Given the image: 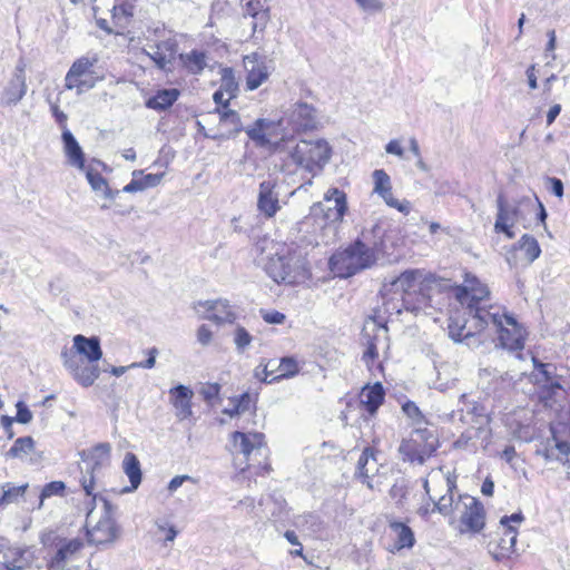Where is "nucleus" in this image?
<instances>
[{
  "label": "nucleus",
  "instance_id": "f257e3e1",
  "mask_svg": "<svg viewBox=\"0 0 570 570\" xmlns=\"http://www.w3.org/2000/svg\"><path fill=\"white\" fill-rule=\"evenodd\" d=\"M217 111L220 115V126L226 127L228 137H235L243 130L248 138L258 148H265L271 154L279 156V170L285 174L294 173L293 166H301L309 173H317L325 166L331 158V147L327 141L318 140H301L297 145H293L291 139L283 138L273 140L283 127V120H272L268 118H258L252 126L244 127L237 111L224 109Z\"/></svg>",
  "mask_w": 570,
  "mask_h": 570
},
{
  "label": "nucleus",
  "instance_id": "f03ea898",
  "mask_svg": "<svg viewBox=\"0 0 570 570\" xmlns=\"http://www.w3.org/2000/svg\"><path fill=\"white\" fill-rule=\"evenodd\" d=\"M258 262L264 264L266 274L276 283L296 284L309 277L306 254L301 248H289L264 237L255 245Z\"/></svg>",
  "mask_w": 570,
  "mask_h": 570
},
{
  "label": "nucleus",
  "instance_id": "7ed1b4c3",
  "mask_svg": "<svg viewBox=\"0 0 570 570\" xmlns=\"http://www.w3.org/2000/svg\"><path fill=\"white\" fill-rule=\"evenodd\" d=\"M110 463V444L99 443L89 451L81 453L80 484L88 497L97 499V490L101 485L105 470Z\"/></svg>",
  "mask_w": 570,
  "mask_h": 570
},
{
  "label": "nucleus",
  "instance_id": "20e7f679",
  "mask_svg": "<svg viewBox=\"0 0 570 570\" xmlns=\"http://www.w3.org/2000/svg\"><path fill=\"white\" fill-rule=\"evenodd\" d=\"M377 261V254L357 246L355 240L342 252L333 254L330 258V267L340 277H351L358 272L372 267Z\"/></svg>",
  "mask_w": 570,
  "mask_h": 570
},
{
  "label": "nucleus",
  "instance_id": "39448f33",
  "mask_svg": "<svg viewBox=\"0 0 570 570\" xmlns=\"http://www.w3.org/2000/svg\"><path fill=\"white\" fill-rule=\"evenodd\" d=\"M102 503V515L92 524L95 519L94 511L87 514L86 525L88 541L92 544H105L112 542L118 535V528L112 518V505L104 498L100 499Z\"/></svg>",
  "mask_w": 570,
  "mask_h": 570
},
{
  "label": "nucleus",
  "instance_id": "423d86ee",
  "mask_svg": "<svg viewBox=\"0 0 570 570\" xmlns=\"http://www.w3.org/2000/svg\"><path fill=\"white\" fill-rule=\"evenodd\" d=\"M278 120H283V127L278 129L279 134L274 137L273 140H281L283 134H285V138L291 139L295 146L299 141H295L293 136L288 132V129L293 132H299L313 128L315 125V109L307 102H297L291 106L285 117Z\"/></svg>",
  "mask_w": 570,
  "mask_h": 570
},
{
  "label": "nucleus",
  "instance_id": "0eeeda50",
  "mask_svg": "<svg viewBox=\"0 0 570 570\" xmlns=\"http://www.w3.org/2000/svg\"><path fill=\"white\" fill-rule=\"evenodd\" d=\"M347 208L346 194L337 187H331L324 194L323 202L312 206V214L322 215L326 223H342Z\"/></svg>",
  "mask_w": 570,
  "mask_h": 570
},
{
  "label": "nucleus",
  "instance_id": "6e6552de",
  "mask_svg": "<svg viewBox=\"0 0 570 570\" xmlns=\"http://www.w3.org/2000/svg\"><path fill=\"white\" fill-rule=\"evenodd\" d=\"M534 371L532 377L546 399H559L564 394V381L557 373V367L552 363H542L533 358Z\"/></svg>",
  "mask_w": 570,
  "mask_h": 570
},
{
  "label": "nucleus",
  "instance_id": "1a4fd4ad",
  "mask_svg": "<svg viewBox=\"0 0 570 570\" xmlns=\"http://www.w3.org/2000/svg\"><path fill=\"white\" fill-rule=\"evenodd\" d=\"M96 61V59H89L88 57L77 59L66 75V88L68 90L76 89L78 95L94 88L96 80L92 77V68Z\"/></svg>",
  "mask_w": 570,
  "mask_h": 570
},
{
  "label": "nucleus",
  "instance_id": "9d476101",
  "mask_svg": "<svg viewBox=\"0 0 570 570\" xmlns=\"http://www.w3.org/2000/svg\"><path fill=\"white\" fill-rule=\"evenodd\" d=\"M422 277V273L419 269H407L403 272L399 277L391 282V286L397 292H403V305L407 311L417 312L426 305L428 297L420 292L416 298V304L412 303V292H415V287Z\"/></svg>",
  "mask_w": 570,
  "mask_h": 570
},
{
  "label": "nucleus",
  "instance_id": "9b49d317",
  "mask_svg": "<svg viewBox=\"0 0 570 570\" xmlns=\"http://www.w3.org/2000/svg\"><path fill=\"white\" fill-rule=\"evenodd\" d=\"M465 314L470 316L474 330L478 333L490 325H492L494 330L501 327L505 318L511 316L499 306L485 308L484 306L473 304H468Z\"/></svg>",
  "mask_w": 570,
  "mask_h": 570
},
{
  "label": "nucleus",
  "instance_id": "f8f14e48",
  "mask_svg": "<svg viewBox=\"0 0 570 570\" xmlns=\"http://www.w3.org/2000/svg\"><path fill=\"white\" fill-rule=\"evenodd\" d=\"M178 51V43L174 38L157 41L142 49L156 67L163 71H171Z\"/></svg>",
  "mask_w": 570,
  "mask_h": 570
},
{
  "label": "nucleus",
  "instance_id": "ddd939ff",
  "mask_svg": "<svg viewBox=\"0 0 570 570\" xmlns=\"http://www.w3.org/2000/svg\"><path fill=\"white\" fill-rule=\"evenodd\" d=\"M246 70V88L255 90L267 81L272 67L267 63L266 58L258 52L246 55L243 59Z\"/></svg>",
  "mask_w": 570,
  "mask_h": 570
},
{
  "label": "nucleus",
  "instance_id": "4468645a",
  "mask_svg": "<svg viewBox=\"0 0 570 570\" xmlns=\"http://www.w3.org/2000/svg\"><path fill=\"white\" fill-rule=\"evenodd\" d=\"M281 208L277 180L274 178L263 180L258 188L257 210L265 218H272Z\"/></svg>",
  "mask_w": 570,
  "mask_h": 570
},
{
  "label": "nucleus",
  "instance_id": "2eb2a0df",
  "mask_svg": "<svg viewBox=\"0 0 570 570\" xmlns=\"http://www.w3.org/2000/svg\"><path fill=\"white\" fill-rule=\"evenodd\" d=\"M65 367L72 374L73 379L83 387L91 386L100 375L98 364L89 363L83 364L75 355H69L68 352H62Z\"/></svg>",
  "mask_w": 570,
  "mask_h": 570
},
{
  "label": "nucleus",
  "instance_id": "dca6fc26",
  "mask_svg": "<svg viewBox=\"0 0 570 570\" xmlns=\"http://www.w3.org/2000/svg\"><path fill=\"white\" fill-rule=\"evenodd\" d=\"M373 177V193L383 198L389 207L397 209L400 213L407 215L411 210L410 202H400L393 197L392 183L390 176L384 169H375L372 174Z\"/></svg>",
  "mask_w": 570,
  "mask_h": 570
},
{
  "label": "nucleus",
  "instance_id": "f3484780",
  "mask_svg": "<svg viewBox=\"0 0 570 570\" xmlns=\"http://www.w3.org/2000/svg\"><path fill=\"white\" fill-rule=\"evenodd\" d=\"M464 511L461 514V523L471 532L478 533L485 525V511L483 504L473 497H461Z\"/></svg>",
  "mask_w": 570,
  "mask_h": 570
},
{
  "label": "nucleus",
  "instance_id": "a211bd4d",
  "mask_svg": "<svg viewBox=\"0 0 570 570\" xmlns=\"http://www.w3.org/2000/svg\"><path fill=\"white\" fill-rule=\"evenodd\" d=\"M233 449L237 454H243L249 460L253 454H262L265 449V435L263 433H244L236 431L232 435Z\"/></svg>",
  "mask_w": 570,
  "mask_h": 570
},
{
  "label": "nucleus",
  "instance_id": "6ab92c4d",
  "mask_svg": "<svg viewBox=\"0 0 570 570\" xmlns=\"http://www.w3.org/2000/svg\"><path fill=\"white\" fill-rule=\"evenodd\" d=\"M386 224L384 222H375L370 227H364L360 237L356 239L357 246L367 248L375 254L385 252Z\"/></svg>",
  "mask_w": 570,
  "mask_h": 570
},
{
  "label": "nucleus",
  "instance_id": "aec40b11",
  "mask_svg": "<svg viewBox=\"0 0 570 570\" xmlns=\"http://www.w3.org/2000/svg\"><path fill=\"white\" fill-rule=\"evenodd\" d=\"M198 306L205 308L204 318L216 324L234 323L236 313L227 299L218 298L214 301L198 302Z\"/></svg>",
  "mask_w": 570,
  "mask_h": 570
},
{
  "label": "nucleus",
  "instance_id": "412c9836",
  "mask_svg": "<svg viewBox=\"0 0 570 570\" xmlns=\"http://www.w3.org/2000/svg\"><path fill=\"white\" fill-rule=\"evenodd\" d=\"M498 332V340L500 345L510 351H518L523 348V330L511 315L505 318L501 327L495 328Z\"/></svg>",
  "mask_w": 570,
  "mask_h": 570
},
{
  "label": "nucleus",
  "instance_id": "4be33fe9",
  "mask_svg": "<svg viewBox=\"0 0 570 570\" xmlns=\"http://www.w3.org/2000/svg\"><path fill=\"white\" fill-rule=\"evenodd\" d=\"M83 547L80 539H60L57 543L56 554L48 561L49 570H63L66 562Z\"/></svg>",
  "mask_w": 570,
  "mask_h": 570
},
{
  "label": "nucleus",
  "instance_id": "5701e85b",
  "mask_svg": "<svg viewBox=\"0 0 570 570\" xmlns=\"http://www.w3.org/2000/svg\"><path fill=\"white\" fill-rule=\"evenodd\" d=\"M476 334L478 332L474 330L469 315L464 318L463 323L456 320L449 324V336L456 343H465L469 347H475L481 344Z\"/></svg>",
  "mask_w": 570,
  "mask_h": 570
},
{
  "label": "nucleus",
  "instance_id": "b1692460",
  "mask_svg": "<svg viewBox=\"0 0 570 570\" xmlns=\"http://www.w3.org/2000/svg\"><path fill=\"white\" fill-rule=\"evenodd\" d=\"M399 452L404 461L423 464L426 459L435 452V446L430 444L420 445L415 440L410 438L402 440L399 446Z\"/></svg>",
  "mask_w": 570,
  "mask_h": 570
},
{
  "label": "nucleus",
  "instance_id": "393cba45",
  "mask_svg": "<svg viewBox=\"0 0 570 570\" xmlns=\"http://www.w3.org/2000/svg\"><path fill=\"white\" fill-rule=\"evenodd\" d=\"M517 534V530L513 527H507L504 528L503 537L498 542H489L488 550L494 560L501 561L514 551Z\"/></svg>",
  "mask_w": 570,
  "mask_h": 570
},
{
  "label": "nucleus",
  "instance_id": "a878e982",
  "mask_svg": "<svg viewBox=\"0 0 570 570\" xmlns=\"http://www.w3.org/2000/svg\"><path fill=\"white\" fill-rule=\"evenodd\" d=\"M373 335L367 334V327L364 328L365 335L368 337L366 341V350L363 354V361L370 366L379 356V344L382 341H387V326L373 321Z\"/></svg>",
  "mask_w": 570,
  "mask_h": 570
},
{
  "label": "nucleus",
  "instance_id": "bb28decb",
  "mask_svg": "<svg viewBox=\"0 0 570 570\" xmlns=\"http://www.w3.org/2000/svg\"><path fill=\"white\" fill-rule=\"evenodd\" d=\"M497 219L494 224V230L497 233L504 234L509 239L515 237L511 227L517 223L511 208L507 205L503 195H499L497 199Z\"/></svg>",
  "mask_w": 570,
  "mask_h": 570
},
{
  "label": "nucleus",
  "instance_id": "cd10ccee",
  "mask_svg": "<svg viewBox=\"0 0 570 570\" xmlns=\"http://www.w3.org/2000/svg\"><path fill=\"white\" fill-rule=\"evenodd\" d=\"M76 353L85 356L89 363L98 362L102 356L100 340L97 336L86 337L78 334L73 337Z\"/></svg>",
  "mask_w": 570,
  "mask_h": 570
},
{
  "label": "nucleus",
  "instance_id": "c85d7f7f",
  "mask_svg": "<svg viewBox=\"0 0 570 570\" xmlns=\"http://www.w3.org/2000/svg\"><path fill=\"white\" fill-rule=\"evenodd\" d=\"M63 150L68 158L69 165L83 170L85 169V154L78 144L72 132L65 129L61 135Z\"/></svg>",
  "mask_w": 570,
  "mask_h": 570
},
{
  "label": "nucleus",
  "instance_id": "c756f323",
  "mask_svg": "<svg viewBox=\"0 0 570 570\" xmlns=\"http://www.w3.org/2000/svg\"><path fill=\"white\" fill-rule=\"evenodd\" d=\"M179 96L180 91L176 88L159 89L146 100L145 106L156 111H165L177 101Z\"/></svg>",
  "mask_w": 570,
  "mask_h": 570
},
{
  "label": "nucleus",
  "instance_id": "7c9ffc66",
  "mask_svg": "<svg viewBox=\"0 0 570 570\" xmlns=\"http://www.w3.org/2000/svg\"><path fill=\"white\" fill-rule=\"evenodd\" d=\"M361 403L366 407L371 415H374L382 405L385 392L383 385L377 382L372 386H365L361 392Z\"/></svg>",
  "mask_w": 570,
  "mask_h": 570
},
{
  "label": "nucleus",
  "instance_id": "2f4dec72",
  "mask_svg": "<svg viewBox=\"0 0 570 570\" xmlns=\"http://www.w3.org/2000/svg\"><path fill=\"white\" fill-rule=\"evenodd\" d=\"M27 92L26 81L20 77H12L1 94V102L6 106L18 104Z\"/></svg>",
  "mask_w": 570,
  "mask_h": 570
},
{
  "label": "nucleus",
  "instance_id": "473e14b6",
  "mask_svg": "<svg viewBox=\"0 0 570 570\" xmlns=\"http://www.w3.org/2000/svg\"><path fill=\"white\" fill-rule=\"evenodd\" d=\"M122 470L130 481V489H126L125 491L136 490L141 483L142 473L140 462L134 453L127 452L125 454Z\"/></svg>",
  "mask_w": 570,
  "mask_h": 570
},
{
  "label": "nucleus",
  "instance_id": "72a5a7b5",
  "mask_svg": "<svg viewBox=\"0 0 570 570\" xmlns=\"http://www.w3.org/2000/svg\"><path fill=\"white\" fill-rule=\"evenodd\" d=\"M471 282L476 285H463L462 287H460L458 298L461 302H463V296H470L471 299L468 304L480 305V302L488 297L490 292L488 287L484 284H482L476 277H471Z\"/></svg>",
  "mask_w": 570,
  "mask_h": 570
},
{
  "label": "nucleus",
  "instance_id": "f704fd0d",
  "mask_svg": "<svg viewBox=\"0 0 570 570\" xmlns=\"http://www.w3.org/2000/svg\"><path fill=\"white\" fill-rule=\"evenodd\" d=\"M556 449L562 454L570 453V423L557 422L551 426Z\"/></svg>",
  "mask_w": 570,
  "mask_h": 570
},
{
  "label": "nucleus",
  "instance_id": "c9c22d12",
  "mask_svg": "<svg viewBox=\"0 0 570 570\" xmlns=\"http://www.w3.org/2000/svg\"><path fill=\"white\" fill-rule=\"evenodd\" d=\"M179 59L183 66L193 75H199L207 67L206 53L200 50H191L188 53H180Z\"/></svg>",
  "mask_w": 570,
  "mask_h": 570
},
{
  "label": "nucleus",
  "instance_id": "e433bc0d",
  "mask_svg": "<svg viewBox=\"0 0 570 570\" xmlns=\"http://www.w3.org/2000/svg\"><path fill=\"white\" fill-rule=\"evenodd\" d=\"M390 528L396 533V541L394 544L395 550H402V549H411L415 543L414 532L412 529L397 521H393L390 523Z\"/></svg>",
  "mask_w": 570,
  "mask_h": 570
},
{
  "label": "nucleus",
  "instance_id": "4c0bfd02",
  "mask_svg": "<svg viewBox=\"0 0 570 570\" xmlns=\"http://www.w3.org/2000/svg\"><path fill=\"white\" fill-rule=\"evenodd\" d=\"M373 463V469H376L377 461L375 458V451L372 448H365L357 461L356 474L363 479V482L372 489L373 485L370 481V469L368 464Z\"/></svg>",
  "mask_w": 570,
  "mask_h": 570
},
{
  "label": "nucleus",
  "instance_id": "58836bf2",
  "mask_svg": "<svg viewBox=\"0 0 570 570\" xmlns=\"http://www.w3.org/2000/svg\"><path fill=\"white\" fill-rule=\"evenodd\" d=\"M86 177L92 190L96 193L101 191L105 198L114 199L119 194V190H112L109 187L106 178L99 171L88 169Z\"/></svg>",
  "mask_w": 570,
  "mask_h": 570
},
{
  "label": "nucleus",
  "instance_id": "ea45409f",
  "mask_svg": "<svg viewBox=\"0 0 570 570\" xmlns=\"http://www.w3.org/2000/svg\"><path fill=\"white\" fill-rule=\"evenodd\" d=\"M515 248L521 250L524 254L525 259L528 263L534 262L541 254V248L539 246L538 240L528 234H524L518 244L515 245Z\"/></svg>",
  "mask_w": 570,
  "mask_h": 570
},
{
  "label": "nucleus",
  "instance_id": "a19ab883",
  "mask_svg": "<svg viewBox=\"0 0 570 570\" xmlns=\"http://www.w3.org/2000/svg\"><path fill=\"white\" fill-rule=\"evenodd\" d=\"M278 374L273 376L269 382L279 381L283 379L292 377L299 371L298 364L294 357L285 356L281 360H276Z\"/></svg>",
  "mask_w": 570,
  "mask_h": 570
},
{
  "label": "nucleus",
  "instance_id": "79ce46f5",
  "mask_svg": "<svg viewBox=\"0 0 570 570\" xmlns=\"http://www.w3.org/2000/svg\"><path fill=\"white\" fill-rule=\"evenodd\" d=\"M442 482L446 488L448 494L441 495L436 501L432 495H430V500L434 502V510L446 515L450 513L453 504L452 490L455 485L450 479H445Z\"/></svg>",
  "mask_w": 570,
  "mask_h": 570
},
{
  "label": "nucleus",
  "instance_id": "37998d69",
  "mask_svg": "<svg viewBox=\"0 0 570 570\" xmlns=\"http://www.w3.org/2000/svg\"><path fill=\"white\" fill-rule=\"evenodd\" d=\"M35 449V441L31 436L18 438L7 455L17 459H23Z\"/></svg>",
  "mask_w": 570,
  "mask_h": 570
},
{
  "label": "nucleus",
  "instance_id": "c03bdc74",
  "mask_svg": "<svg viewBox=\"0 0 570 570\" xmlns=\"http://www.w3.org/2000/svg\"><path fill=\"white\" fill-rule=\"evenodd\" d=\"M28 487V483L19 487L13 485L12 483H4L2 485V495L0 497V508L16 502L18 498L26 493Z\"/></svg>",
  "mask_w": 570,
  "mask_h": 570
},
{
  "label": "nucleus",
  "instance_id": "a18cd8bd",
  "mask_svg": "<svg viewBox=\"0 0 570 570\" xmlns=\"http://www.w3.org/2000/svg\"><path fill=\"white\" fill-rule=\"evenodd\" d=\"M66 484L62 481H51L43 485L39 494V503L37 509H41L45 500L51 497H63Z\"/></svg>",
  "mask_w": 570,
  "mask_h": 570
},
{
  "label": "nucleus",
  "instance_id": "49530a36",
  "mask_svg": "<svg viewBox=\"0 0 570 570\" xmlns=\"http://www.w3.org/2000/svg\"><path fill=\"white\" fill-rule=\"evenodd\" d=\"M220 90L229 96V99L236 97L238 91V83L235 79L232 68H224L222 71Z\"/></svg>",
  "mask_w": 570,
  "mask_h": 570
},
{
  "label": "nucleus",
  "instance_id": "de8ad7c7",
  "mask_svg": "<svg viewBox=\"0 0 570 570\" xmlns=\"http://www.w3.org/2000/svg\"><path fill=\"white\" fill-rule=\"evenodd\" d=\"M255 377L262 382L271 383L269 380L277 375V365L276 358L268 360L267 362H261L259 365L255 368Z\"/></svg>",
  "mask_w": 570,
  "mask_h": 570
},
{
  "label": "nucleus",
  "instance_id": "09e8293b",
  "mask_svg": "<svg viewBox=\"0 0 570 570\" xmlns=\"http://www.w3.org/2000/svg\"><path fill=\"white\" fill-rule=\"evenodd\" d=\"M253 341V336L249 332L243 327L237 326L234 331V344L238 353L245 352Z\"/></svg>",
  "mask_w": 570,
  "mask_h": 570
},
{
  "label": "nucleus",
  "instance_id": "8fccbe9b",
  "mask_svg": "<svg viewBox=\"0 0 570 570\" xmlns=\"http://www.w3.org/2000/svg\"><path fill=\"white\" fill-rule=\"evenodd\" d=\"M412 440H415L420 445L421 444H430L438 449V440L435 439L433 432L428 428H421L420 425L414 429L412 435Z\"/></svg>",
  "mask_w": 570,
  "mask_h": 570
},
{
  "label": "nucleus",
  "instance_id": "3c124183",
  "mask_svg": "<svg viewBox=\"0 0 570 570\" xmlns=\"http://www.w3.org/2000/svg\"><path fill=\"white\" fill-rule=\"evenodd\" d=\"M535 208V203L529 197H523L518 202V205L512 207L511 210L513 213V216L518 222L524 220V216L527 213L533 212Z\"/></svg>",
  "mask_w": 570,
  "mask_h": 570
},
{
  "label": "nucleus",
  "instance_id": "603ef678",
  "mask_svg": "<svg viewBox=\"0 0 570 570\" xmlns=\"http://www.w3.org/2000/svg\"><path fill=\"white\" fill-rule=\"evenodd\" d=\"M169 394L171 396V404L191 401L194 395L193 391L183 384H178L169 390Z\"/></svg>",
  "mask_w": 570,
  "mask_h": 570
},
{
  "label": "nucleus",
  "instance_id": "864d4df0",
  "mask_svg": "<svg viewBox=\"0 0 570 570\" xmlns=\"http://www.w3.org/2000/svg\"><path fill=\"white\" fill-rule=\"evenodd\" d=\"M402 410L405 413V415L413 421V424L421 425L424 422V416L421 412V410L417 407V405L412 402L407 401L402 405Z\"/></svg>",
  "mask_w": 570,
  "mask_h": 570
},
{
  "label": "nucleus",
  "instance_id": "5fc2aeb1",
  "mask_svg": "<svg viewBox=\"0 0 570 570\" xmlns=\"http://www.w3.org/2000/svg\"><path fill=\"white\" fill-rule=\"evenodd\" d=\"M220 392V385L218 383H206L200 389V394L205 401L212 402L214 399H217Z\"/></svg>",
  "mask_w": 570,
  "mask_h": 570
},
{
  "label": "nucleus",
  "instance_id": "6e6d98bb",
  "mask_svg": "<svg viewBox=\"0 0 570 570\" xmlns=\"http://www.w3.org/2000/svg\"><path fill=\"white\" fill-rule=\"evenodd\" d=\"M17 407V415L16 421L21 424H28L32 420V412L28 409V406L22 402L19 401L16 404Z\"/></svg>",
  "mask_w": 570,
  "mask_h": 570
},
{
  "label": "nucleus",
  "instance_id": "4d7b16f0",
  "mask_svg": "<svg viewBox=\"0 0 570 570\" xmlns=\"http://www.w3.org/2000/svg\"><path fill=\"white\" fill-rule=\"evenodd\" d=\"M148 358L144 362H135L128 365V367H141V368H153L156 364V357L158 355V350L156 347H151L147 351Z\"/></svg>",
  "mask_w": 570,
  "mask_h": 570
},
{
  "label": "nucleus",
  "instance_id": "13d9d810",
  "mask_svg": "<svg viewBox=\"0 0 570 570\" xmlns=\"http://www.w3.org/2000/svg\"><path fill=\"white\" fill-rule=\"evenodd\" d=\"M14 558L12 561L7 560L4 570H23L26 564L21 561L24 550L18 549L14 551Z\"/></svg>",
  "mask_w": 570,
  "mask_h": 570
},
{
  "label": "nucleus",
  "instance_id": "bf43d9fd",
  "mask_svg": "<svg viewBox=\"0 0 570 570\" xmlns=\"http://www.w3.org/2000/svg\"><path fill=\"white\" fill-rule=\"evenodd\" d=\"M164 178V173L147 174L140 177L144 189L156 187L160 184Z\"/></svg>",
  "mask_w": 570,
  "mask_h": 570
},
{
  "label": "nucleus",
  "instance_id": "052dcab7",
  "mask_svg": "<svg viewBox=\"0 0 570 570\" xmlns=\"http://www.w3.org/2000/svg\"><path fill=\"white\" fill-rule=\"evenodd\" d=\"M142 171L140 170H135L132 173V176L134 178L131 179V181L129 184H127L124 188H122V191L124 193H136V191H142L145 190L142 185H141V180L140 178H137L138 175H141Z\"/></svg>",
  "mask_w": 570,
  "mask_h": 570
},
{
  "label": "nucleus",
  "instance_id": "680f3d73",
  "mask_svg": "<svg viewBox=\"0 0 570 570\" xmlns=\"http://www.w3.org/2000/svg\"><path fill=\"white\" fill-rule=\"evenodd\" d=\"M547 183L549 185V189L550 191L561 198L563 196V191H564V188H563V183L560 178H557V177H548L547 178Z\"/></svg>",
  "mask_w": 570,
  "mask_h": 570
},
{
  "label": "nucleus",
  "instance_id": "e2e57ef3",
  "mask_svg": "<svg viewBox=\"0 0 570 570\" xmlns=\"http://www.w3.org/2000/svg\"><path fill=\"white\" fill-rule=\"evenodd\" d=\"M212 338H213V333H212L210 328L205 324L200 325L197 330V341L203 346H207L212 342Z\"/></svg>",
  "mask_w": 570,
  "mask_h": 570
},
{
  "label": "nucleus",
  "instance_id": "0e129e2a",
  "mask_svg": "<svg viewBox=\"0 0 570 570\" xmlns=\"http://www.w3.org/2000/svg\"><path fill=\"white\" fill-rule=\"evenodd\" d=\"M250 402H252V399H250V395L248 393L242 394L236 400V403L234 405V412L243 413V412L247 411L249 409Z\"/></svg>",
  "mask_w": 570,
  "mask_h": 570
},
{
  "label": "nucleus",
  "instance_id": "69168bd1",
  "mask_svg": "<svg viewBox=\"0 0 570 570\" xmlns=\"http://www.w3.org/2000/svg\"><path fill=\"white\" fill-rule=\"evenodd\" d=\"M174 407L177 410V415L181 419H187L191 415V401H185L179 403H174Z\"/></svg>",
  "mask_w": 570,
  "mask_h": 570
},
{
  "label": "nucleus",
  "instance_id": "338daca9",
  "mask_svg": "<svg viewBox=\"0 0 570 570\" xmlns=\"http://www.w3.org/2000/svg\"><path fill=\"white\" fill-rule=\"evenodd\" d=\"M263 320L268 324H282L285 321V315L281 312H264Z\"/></svg>",
  "mask_w": 570,
  "mask_h": 570
},
{
  "label": "nucleus",
  "instance_id": "774afa93",
  "mask_svg": "<svg viewBox=\"0 0 570 570\" xmlns=\"http://www.w3.org/2000/svg\"><path fill=\"white\" fill-rule=\"evenodd\" d=\"M385 151L400 158L404 156V149L401 147L400 141L396 139H392L386 144Z\"/></svg>",
  "mask_w": 570,
  "mask_h": 570
}]
</instances>
